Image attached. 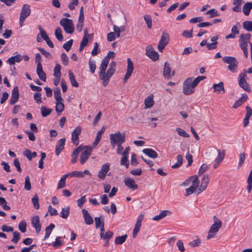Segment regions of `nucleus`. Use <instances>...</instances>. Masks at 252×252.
<instances>
[{"label":"nucleus","instance_id":"17","mask_svg":"<svg viewBox=\"0 0 252 252\" xmlns=\"http://www.w3.org/2000/svg\"><path fill=\"white\" fill-rule=\"evenodd\" d=\"M209 183V175L208 174L204 175L201 179L200 187L198 189V190L199 191L198 193H200L204 191L206 189Z\"/></svg>","mask_w":252,"mask_h":252},{"label":"nucleus","instance_id":"52","mask_svg":"<svg viewBox=\"0 0 252 252\" xmlns=\"http://www.w3.org/2000/svg\"><path fill=\"white\" fill-rule=\"evenodd\" d=\"M101 217H95L94 218L95 227L96 228H98L99 227H101V225H103V224H104L103 219H101Z\"/></svg>","mask_w":252,"mask_h":252},{"label":"nucleus","instance_id":"2","mask_svg":"<svg viewBox=\"0 0 252 252\" xmlns=\"http://www.w3.org/2000/svg\"><path fill=\"white\" fill-rule=\"evenodd\" d=\"M206 78V77L198 76L192 80V78H187L183 83V91L185 94L189 95L193 94L195 91V88L199 83Z\"/></svg>","mask_w":252,"mask_h":252},{"label":"nucleus","instance_id":"51","mask_svg":"<svg viewBox=\"0 0 252 252\" xmlns=\"http://www.w3.org/2000/svg\"><path fill=\"white\" fill-rule=\"evenodd\" d=\"M13 238L11 239V242L16 244L20 239V234L18 231H15L13 233Z\"/></svg>","mask_w":252,"mask_h":252},{"label":"nucleus","instance_id":"15","mask_svg":"<svg viewBox=\"0 0 252 252\" xmlns=\"http://www.w3.org/2000/svg\"><path fill=\"white\" fill-rule=\"evenodd\" d=\"M127 66L126 69V72L124 78V82L126 83V82L127 80V79L130 77L131 75L132 72L133 71L134 66L133 64L131 61L130 58H128L127 60Z\"/></svg>","mask_w":252,"mask_h":252},{"label":"nucleus","instance_id":"34","mask_svg":"<svg viewBox=\"0 0 252 252\" xmlns=\"http://www.w3.org/2000/svg\"><path fill=\"white\" fill-rule=\"evenodd\" d=\"M252 8V3L247 2L243 7V11L245 15H248Z\"/></svg>","mask_w":252,"mask_h":252},{"label":"nucleus","instance_id":"50","mask_svg":"<svg viewBox=\"0 0 252 252\" xmlns=\"http://www.w3.org/2000/svg\"><path fill=\"white\" fill-rule=\"evenodd\" d=\"M144 19L147 24V27L149 29H151L152 26V20L151 17L149 15H145Z\"/></svg>","mask_w":252,"mask_h":252},{"label":"nucleus","instance_id":"47","mask_svg":"<svg viewBox=\"0 0 252 252\" xmlns=\"http://www.w3.org/2000/svg\"><path fill=\"white\" fill-rule=\"evenodd\" d=\"M246 159L245 154L244 152L240 153L239 155L238 168L242 166Z\"/></svg>","mask_w":252,"mask_h":252},{"label":"nucleus","instance_id":"7","mask_svg":"<svg viewBox=\"0 0 252 252\" xmlns=\"http://www.w3.org/2000/svg\"><path fill=\"white\" fill-rule=\"evenodd\" d=\"M79 147H81L80 152H82L80 156V163L81 164H84L90 157L92 152V148L91 147L87 146L80 145Z\"/></svg>","mask_w":252,"mask_h":252},{"label":"nucleus","instance_id":"16","mask_svg":"<svg viewBox=\"0 0 252 252\" xmlns=\"http://www.w3.org/2000/svg\"><path fill=\"white\" fill-rule=\"evenodd\" d=\"M171 72V68L170 67V64L165 62L164 65L163 70V75L165 78L167 79H170L172 76H174L175 74V71H173Z\"/></svg>","mask_w":252,"mask_h":252},{"label":"nucleus","instance_id":"23","mask_svg":"<svg viewBox=\"0 0 252 252\" xmlns=\"http://www.w3.org/2000/svg\"><path fill=\"white\" fill-rule=\"evenodd\" d=\"M82 214L84 218L85 223L88 225H91L93 223L94 220L92 217L85 209L82 210Z\"/></svg>","mask_w":252,"mask_h":252},{"label":"nucleus","instance_id":"61","mask_svg":"<svg viewBox=\"0 0 252 252\" xmlns=\"http://www.w3.org/2000/svg\"><path fill=\"white\" fill-rule=\"evenodd\" d=\"M61 60L62 63L63 65H66L68 63L69 60L67 56L64 53H62L61 54Z\"/></svg>","mask_w":252,"mask_h":252},{"label":"nucleus","instance_id":"55","mask_svg":"<svg viewBox=\"0 0 252 252\" xmlns=\"http://www.w3.org/2000/svg\"><path fill=\"white\" fill-rule=\"evenodd\" d=\"M201 241L199 238L195 239L189 243V245L191 248H194L200 246Z\"/></svg>","mask_w":252,"mask_h":252},{"label":"nucleus","instance_id":"11","mask_svg":"<svg viewBox=\"0 0 252 252\" xmlns=\"http://www.w3.org/2000/svg\"><path fill=\"white\" fill-rule=\"evenodd\" d=\"M146 55L153 61H157L159 58L158 54L154 50V48L151 45L146 47Z\"/></svg>","mask_w":252,"mask_h":252},{"label":"nucleus","instance_id":"28","mask_svg":"<svg viewBox=\"0 0 252 252\" xmlns=\"http://www.w3.org/2000/svg\"><path fill=\"white\" fill-rule=\"evenodd\" d=\"M142 152L150 158H155L158 157L157 152L152 149H144L143 150Z\"/></svg>","mask_w":252,"mask_h":252},{"label":"nucleus","instance_id":"32","mask_svg":"<svg viewBox=\"0 0 252 252\" xmlns=\"http://www.w3.org/2000/svg\"><path fill=\"white\" fill-rule=\"evenodd\" d=\"M81 147H78L75 150H74L72 154L71 163H75L77 161V157L78 154L80 152V149Z\"/></svg>","mask_w":252,"mask_h":252},{"label":"nucleus","instance_id":"56","mask_svg":"<svg viewBox=\"0 0 252 252\" xmlns=\"http://www.w3.org/2000/svg\"><path fill=\"white\" fill-rule=\"evenodd\" d=\"M88 38L87 37H83L80 45L79 51H81L87 45Z\"/></svg>","mask_w":252,"mask_h":252},{"label":"nucleus","instance_id":"6","mask_svg":"<svg viewBox=\"0 0 252 252\" xmlns=\"http://www.w3.org/2000/svg\"><path fill=\"white\" fill-rule=\"evenodd\" d=\"M60 25L63 27L65 32L71 34L74 31L73 21L71 19L63 18L60 22Z\"/></svg>","mask_w":252,"mask_h":252},{"label":"nucleus","instance_id":"64","mask_svg":"<svg viewBox=\"0 0 252 252\" xmlns=\"http://www.w3.org/2000/svg\"><path fill=\"white\" fill-rule=\"evenodd\" d=\"M19 230L23 233L26 231L27 224L25 221H22L18 225Z\"/></svg>","mask_w":252,"mask_h":252},{"label":"nucleus","instance_id":"45","mask_svg":"<svg viewBox=\"0 0 252 252\" xmlns=\"http://www.w3.org/2000/svg\"><path fill=\"white\" fill-rule=\"evenodd\" d=\"M69 214V207L63 208L61 212V217L63 219H67Z\"/></svg>","mask_w":252,"mask_h":252},{"label":"nucleus","instance_id":"36","mask_svg":"<svg viewBox=\"0 0 252 252\" xmlns=\"http://www.w3.org/2000/svg\"><path fill=\"white\" fill-rule=\"evenodd\" d=\"M224 154L225 153L224 150L220 151L219 150L218 151V155L215 159V161L217 164H220L224 158Z\"/></svg>","mask_w":252,"mask_h":252},{"label":"nucleus","instance_id":"8","mask_svg":"<svg viewBox=\"0 0 252 252\" xmlns=\"http://www.w3.org/2000/svg\"><path fill=\"white\" fill-rule=\"evenodd\" d=\"M222 61L228 64V68L231 72H235L237 71V67L238 63L237 60L233 57L227 56L222 58Z\"/></svg>","mask_w":252,"mask_h":252},{"label":"nucleus","instance_id":"54","mask_svg":"<svg viewBox=\"0 0 252 252\" xmlns=\"http://www.w3.org/2000/svg\"><path fill=\"white\" fill-rule=\"evenodd\" d=\"M24 189L26 190H30L31 189V184L29 176H27L25 178Z\"/></svg>","mask_w":252,"mask_h":252},{"label":"nucleus","instance_id":"22","mask_svg":"<svg viewBox=\"0 0 252 252\" xmlns=\"http://www.w3.org/2000/svg\"><path fill=\"white\" fill-rule=\"evenodd\" d=\"M65 138H61L58 141L55 149V153L57 156H59L62 151L65 145Z\"/></svg>","mask_w":252,"mask_h":252},{"label":"nucleus","instance_id":"30","mask_svg":"<svg viewBox=\"0 0 252 252\" xmlns=\"http://www.w3.org/2000/svg\"><path fill=\"white\" fill-rule=\"evenodd\" d=\"M191 186L194 187L196 189L199 188V180L198 179V176L194 175L193 176H191Z\"/></svg>","mask_w":252,"mask_h":252},{"label":"nucleus","instance_id":"26","mask_svg":"<svg viewBox=\"0 0 252 252\" xmlns=\"http://www.w3.org/2000/svg\"><path fill=\"white\" fill-rule=\"evenodd\" d=\"M113 235V233L112 231H108L106 232L105 234L104 233H100V238L105 241H107V244L104 245V246H107L108 245L109 240L112 237Z\"/></svg>","mask_w":252,"mask_h":252},{"label":"nucleus","instance_id":"12","mask_svg":"<svg viewBox=\"0 0 252 252\" xmlns=\"http://www.w3.org/2000/svg\"><path fill=\"white\" fill-rule=\"evenodd\" d=\"M144 217V214H140L138 216L132 232V236L133 238H135L136 237L137 233L140 231L141 227V222L143 220Z\"/></svg>","mask_w":252,"mask_h":252},{"label":"nucleus","instance_id":"39","mask_svg":"<svg viewBox=\"0 0 252 252\" xmlns=\"http://www.w3.org/2000/svg\"><path fill=\"white\" fill-rule=\"evenodd\" d=\"M55 35L57 39L60 41H62L63 40V35L62 34V31L61 28H57L55 31Z\"/></svg>","mask_w":252,"mask_h":252},{"label":"nucleus","instance_id":"57","mask_svg":"<svg viewBox=\"0 0 252 252\" xmlns=\"http://www.w3.org/2000/svg\"><path fill=\"white\" fill-rule=\"evenodd\" d=\"M54 76L55 77H61V66L59 64H57L54 68Z\"/></svg>","mask_w":252,"mask_h":252},{"label":"nucleus","instance_id":"20","mask_svg":"<svg viewBox=\"0 0 252 252\" xmlns=\"http://www.w3.org/2000/svg\"><path fill=\"white\" fill-rule=\"evenodd\" d=\"M124 183L125 185L130 189L135 190L138 188V186L135 183V181L131 178H125L124 180Z\"/></svg>","mask_w":252,"mask_h":252},{"label":"nucleus","instance_id":"44","mask_svg":"<svg viewBox=\"0 0 252 252\" xmlns=\"http://www.w3.org/2000/svg\"><path fill=\"white\" fill-rule=\"evenodd\" d=\"M52 112V109L46 108L45 106H42L41 107V113L43 117H45L49 115Z\"/></svg>","mask_w":252,"mask_h":252},{"label":"nucleus","instance_id":"3","mask_svg":"<svg viewBox=\"0 0 252 252\" xmlns=\"http://www.w3.org/2000/svg\"><path fill=\"white\" fill-rule=\"evenodd\" d=\"M213 224L211 226L207 236V239L209 240L215 236L220 228L222 226L221 221L216 216L213 217Z\"/></svg>","mask_w":252,"mask_h":252},{"label":"nucleus","instance_id":"35","mask_svg":"<svg viewBox=\"0 0 252 252\" xmlns=\"http://www.w3.org/2000/svg\"><path fill=\"white\" fill-rule=\"evenodd\" d=\"M68 74H69V80L70 81V83H71L72 86L73 87H78L79 84L77 83V82L76 81V80L75 78V76L73 74V73H72V72L70 70L68 72Z\"/></svg>","mask_w":252,"mask_h":252},{"label":"nucleus","instance_id":"24","mask_svg":"<svg viewBox=\"0 0 252 252\" xmlns=\"http://www.w3.org/2000/svg\"><path fill=\"white\" fill-rule=\"evenodd\" d=\"M213 88L214 89V92L220 94H224L225 93L223 83L222 82H220L218 84H214L213 86Z\"/></svg>","mask_w":252,"mask_h":252},{"label":"nucleus","instance_id":"31","mask_svg":"<svg viewBox=\"0 0 252 252\" xmlns=\"http://www.w3.org/2000/svg\"><path fill=\"white\" fill-rule=\"evenodd\" d=\"M144 103L145 105V108H149L152 107L154 104L153 96L152 95L147 97L145 99Z\"/></svg>","mask_w":252,"mask_h":252},{"label":"nucleus","instance_id":"27","mask_svg":"<svg viewBox=\"0 0 252 252\" xmlns=\"http://www.w3.org/2000/svg\"><path fill=\"white\" fill-rule=\"evenodd\" d=\"M218 38V36L217 35L211 37V40L212 43L207 44V49L208 50L215 49L217 48L218 44L217 42Z\"/></svg>","mask_w":252,"mask_h":252},{"label":"nucleus","instance_id":"25","mask_svg":"<svg viewBox=\"0 0 252 252\" xmlns=\"http://www.w3.org/2000/svg\"><path fill=\"white\" fill-rule=\"evenodd\" d=\"M22 60V56L20 54H17L11 57L7 60V63L10 65L14 64L15 63H20Z\"/></svg>","mask_w":252,"mask_h":252},{"label":"nucleus","instance_id":"40","mask_svg":"<svg viewBox=\"0 0 252 252\" xmlns=\"http://www.w3.org/2000/svg\"><path fill=\"white\" fill-rule=\"evenodd\" d=\"M54 94L56 101H63L59 88H57L54 90Z\"/></svg>","mask_w":252,"mask_h":252},{"label":"nucleus","instance_id":"62","mask_svg":"<svg viewBox=\"0 0 252 252\" xmlns=\"http://www.w3.org/2000/svg\"><path fill=\"white\" fill-rule=\"evenodd\" d=\"M70 177H75L78 178H83V174L82 171H74L69 172Z\"/></svg>","mask_w":252,"mask_h":252},{"label":"nucleus","instance_id":"59","mask_svg":"<svg viewBox=\"0 0 252 252\" xmlns=\"http://www.w3.org/2000/svg\"><path fill=\"white\" fill-rule=\"evenodd\" d=\"M72 44L73 39H70L69 40L64 43L63 47L66 51H68L70 49L72 45Z\"/></svg>","mask_w":252,"mask_h":252},{"label":"nucleus","instance_id":"37","mask_svg":"<svg viewBox=\"0 0 252 252\" xmlns=\"http://www.w3.org/2000/svg\"><path fill=\"white\" fill-rule=\"evenodd\" d=\"M127 235L125 234L122 236H118L115 238V243L116 245H121L124 243L127 238Z\"/></svg>","mask_w":252,"mask_h":252},{"label":"nucleus","instance_id":"38","mask_svg":"<svg viewBox=\"0 0 252 252\" xmlns=\"http://www.w3.org/2000/svg\"><path fill=\"white\" fill-rule=\"evenodd\" d=\"M63 101H56V110L57 113H62L64 110V104Z\"/></svg>","mask_w":252,"mask_h":252},{"label":"nucleus","instance_id":"60","mask_svg":"<svg viewBox=\"0 0 252 252\" xmlns=\"http://www.w3.org/2000/svg\"><path fill=\"white\" fill-rule=\"evenodd\" d=\"M206 15L210 14V17L213 18L219 15L218 11L215 9H211L206 12Z\"/></svg>","mask_w":252,"mask_h":252},{"label":"nucleus","instance_id":"43","mask_svg":"<svg viewBox=\"0 0 252 252\" xmlns=\"http://www.w3.org/2000/svg\"><path fill=\"white\" fill-rule=\"evenodd\" d=\"M168 212V211L163 210L160 212V213L158 215L155 216L153 219L154 220H161L165 217L167 215Z\"/></svg>","mask_w":252,"mask_h":252},{"label":"nucleus","instance_id":"48","mask_svg":"<svg viewBox=\"0 0 252 252\" xmlns=\"http://www.w3.org/2000/svg\"><path fill=\"white\" fill-rule=\"evenodd\" d=\"M176 131L178 133V135L183 137H189V135L183 129L181 128H176Z\"/></svg>","mask_w":252,"mask_h":252},{"label":"nucleus","instance_id":"49","mask_svg":"<svg viewBox=\"0 0 252 252\" xmlns=\"http://www.w3.org/2000/svg\"><path fill=\"white\" fill-rule=\"evenodd\" d=\"M89 66L90 72L94 73L96 69L95 62L90 59L89 61Z\"/></svg>","mask_w":252,"mask_h":252},{"label":"nucleus","instance_id":"14","mask_svg":"<svg viewBox=\"0 0 252 252\" xmlns=\"http://www.w3.org/2000/svg\"><path fill=\"white\" fill-rule=\"evenodd\" d=\"M246 76V73H241L239 76V86L243 88L244 90L248 92H251V89H250L249 85L246 82L245 78Z\"/></svg>","mask_w":252,"mask_h":252},{"label":"nucleus","instance_id":"63","mask_svg":"<svg viewBox=\"0 0 252 252\" xmlns=\"http://www.w3.org/2000/svg\"><path fill=\"white\" fill-rule=\"evenodd\" d=\"M177 246L178 247V250L181 252H184L185 251V247H184V243L183 242V241L181 240H178V241L177 242Z\"/></svg>","mask_w":252,"mask_h":252},{"label":"nucleus","instance_id":"13","mask_svg":"<svg viewBox=\"0 0 252 252\" xmlns=\"http://www.w3.org/2000/svg\"><path fill=\"white\" fill-rule=\"evenodd\" d=\"M81 127L78 126L72 132L71 141L76 146L79 144V136L81 134Z\"/></svg>","mask_w":252,"mask_h":252},{"label":"nucleus","instance_id":"42","mask_svg":"<svg viewBox=\"0 0 252 252\" xmlns=\"http://www.w3.org/2000/svg\"><path fill=\"white\" fill-rule=\"evenodd\" d=\"M32 201L33 204V207L35 209H38L40 206L39 204V198L36 194H34L33 197L32 198Z\"/></svg>","mask_w":252,"mask_h":252},{"label":"nucleus","instance_id":"18","mask_svg":"<svg viewBox=\"0 0 252 252\" xmlns=\"http://www.w3.org/2000/svg\"><path fill=\"white\" fill-rule=\"evenodd\" d=\"M110 170V164L106 163L102 165L100 170L98 173V177L101 180L104 179L105 176Z\"/></svg>","mask_w":252,"mask_h":252},{"label":"nucleus","instance_id":"41","mask_svg":"<svg viewBox=\"0 0 252 252\" xmlns=\"http://www.w3.org/2000/svg\"><path fill=\"white\" fill-rule=\"evenodd\" d=\"M247 182H248V186H247V189L248 190V192L250 193L251 192V191L252 190V169L251 170V171H250V172L249 173Z\"/></svg>","mask_w":252,"mask_h":252},{"label":"nucleus","instance_id":"33","mask_svg":"<svg viewBox=\"0 0 252 252\" xmlns=\"http://www.w3.org/2000/svg\"><path fill=\"white\" fill-rule=\"evenodd\" d=\"M55 227V226L53 223H50L49 226L45 228V234L44 236L45 240L49 237L50 235Z\"/></svg>","mask_w":252,"mask_h":252},{"label":"nucleus","instance_id":"46","mask_svg":"<svg viewBox=\"0 0 252 252\" xmlns=\"http://www.w3.org/2000/svg\"><path fill=\"white\" fill-rule=\"evenodd\" d=\"M243 28L248 32L252 31V21H246L243 23Z\"/></svg>","mask_w":252,"mask_h":252},{"label":"nucleus","instance_id":"9","mask_svg":"<svg viewBox=\"0 0 252 252\" xmlns=\"http://www.w3.org/2000/svg\"><path fill=\"white\" fill-rule=\"evenodd\" d=\"M31 14L30 6L28 4H24L22 7L19 18L20 27H22L25 20Z\"/></svg>","mask_w":252,"mask_h":252},{"label":"nucleus","instance_id":"19","mask_svg":"<svg viewBox=\"0 0 252 252\" xmlns=\"http://www.w3.org/2000/svg\"><path fill=\"white\" fill-rule=\"evenodd\" d=\"M31 223L32 226L35 229L36 232L39 233L41 229V225L40 223V219L38 216L32 217L31 219Z\"/></svg>","mask_w":252,"mask_h":252},{"label":"nucleus","instance_id":"21","mask_svg":"<svg viewBox=\"0 0 252 252\" xmlns=\"http://www.w3.org/2000/svg\"><path fill=\"white\" fill-rule=\"evenodd\" d=\"M19 93L18 87H15L12 91L11 97L10 99V104L11 105L14 104L19 99Z\"/></svg>","mask_w":252,"mask_h":252},{"label":"nucleus","instance_id":"1","mask_svg":"<svg viewBox=\"0 0 252 252\" xmlns=\"http://www.w3.org/2000/svg\"><path fill=\"white\" fill-rule=\"evenodd\" d=\"M108 63L106 61L103 60L99 66V79L102 81L104 86L108 84L110 78L113 76L116 70V63L112 62L109 64V68L106 73Z\"/></svg>","mask_w":252,"mask_h":252},{"label":"nucleus","instance_id":"53","mask_svg":"<svg viewBox=\"0 0 252 252\" xmlns=\"http://www.w3.org/2000/svg\"><path fill=\"white\" fill-rule=\"evenodd\" d=\"M38 28L40 32L39 34H40V36L44 40H46L47 38H49V36L47 34L46 32L42 29L41 26H38Z\"/></svg>","mask_w":252,"mask_h":252},{"label":"nucleus","instance_id":"4","mask_svg":"<svg viewBox=\"0 0 252 252\" xmlns=\"http://www.w3.org/2000/svg\"><path fill=\"white\" fill-rule=\"evenodd\" d=\"M251 35L250 33L241 34L239 38V46L243 50L246 58L248 57V43H251L249 40Z\"/></svg>","mask_w":252,"mask_h":252},{"label":"nucleus","instance_id":"58","mask_svg":"<svg viewBox=\"0 0 252 252\" xmlns=\"http://www.w3.org/2000/svg\"><path fill=\"white\" fill-rule=\"evenodd\" d=\"M209 166L206 164H203L200 167L198 171L199 175L203 174L205 172L208 170Z\"/></svg>","mask_w":252,"mask_h":252},{"label":"nucleus","instance_id":"5","mask_svg":"<svg viewBox=\"0 0 252 252\" xmlns=\"http://www.w3.org/2000/svg\"><path fill=\"white\" fill-rule=\"evenodd\" d=\"M110 140L111 145L113 148L118 144H123L126 140V136L124 133L117 131L110 135Z\"/></svg>","mask_w":252,"mask_h":252},{"label":"nucleus","instance_id":"29","mask_svg":"<svg viewBox=\"0 0 252 252\" xmlns=\"http://www.w3.org/2000/svg\"><path fill=\"white\" fill-rule=\"evenodd\" d=\"M105 131V128L104 127H102L101 129L98 131L97 133V135L96 136L95 139L94 141V142L93 145L94 146H96L98 143L99 142L102 134Z\"/></svg>","mask_w":252,"mask_h":252},{"label":"nucleus","instance_id":"10","mask_svg":"<svg viewBox=\"0 0 252 252\" xmlns=\"http://www.w3.org/2000/svg\"><path fill=\"white\" fill-rule=\"evenodd\" d=\"M169 41V35L168 33L163 32L161 37L158 45V49L159 52H162L165 47Z\"/></svg>","mask_w":252,"mask_h":252}]
</instances>
